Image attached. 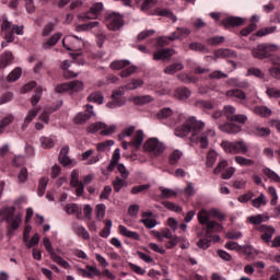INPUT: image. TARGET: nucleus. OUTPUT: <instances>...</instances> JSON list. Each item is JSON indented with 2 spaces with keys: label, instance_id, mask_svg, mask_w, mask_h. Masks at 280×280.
Masks as SVG:
<instances>
[{
  "label": "nucleus",
  "instance_id": "f257e3e1",
  "mask_svg": "<svg viewBox=\"0 0 280 280\" xmlns=\"http://www.w3.org/2000/svg\"><path fill=\"white\" fill-rule=\"evenodd\" d=\"M205 130V122L201 120H197L196 117H188L182 126H177L175 128L176 137H187L189 132H192L190 137V141L192 143H199L202 150H207L209 148V137H215V131L213 129H209L206 132L201 133Z\"/></svg>",
  "mask_w": 280,
  "mask_h": 280
},
{
  "label": "nucleus",
  "instance_id": "f03ea898",
  "mask_svg": "<svg viewBox=\"0 0 280 280\" xmlns=\"http://www.w3.org/2000/svg\"><path fill=\"white\" fill-rule=\"evenodd\" d=\"M14 213H16L15 207H7L0 210L1 222H7L8 224H11L10 229L8 230V235L10 237L14 235V231H19L21 222H23L21 214H16L14 217Z\"/></svg>",
  "mask_w": 280,
  "mask_h": 280
},
{
  "label": "nucleus",
  "instance_id": "7ed1b4c3",
  "mask_svg": "<svg viewBox=\"0 0 280 280\" xmlns=\"http://www.w3.org/2000/svg\"><path fill=\"white\" fill-rule=\"evenodd\" d=\"M156 117L162 121H166L167 126L171 127L180 124V121L185 119V116L183 114L174 113L170 107L162 108L158 113Z\"/></svg>",
  "mask_w": 280,
  "mask_h": 280
},
{
  "label": "nucleus",
  "instance_id": "20e7f679",
  "mask_svg": "<svg viewBox=\"0 0 280 280\" xmlns=\"http://www.w3.org/2000/svg\"><path fill=\"white\" fill-rule=\"evenodd\" d=\"M221 147L223 148L224 152L228 154H247L248 153V147L246 145V142L244 140L238 141H223L221 143Z\"/></svg>",
  "mask_w": 280,
  "mask_h": 280
},
{
  "label": "nucleus",
  "instance_id": "39448f33",
  "mask_svg": "<svg viewBox=\"0 0 280 280\" xmlns=\"http://www.w3.org/2000/svg\"><path fill=\"white\" fill-rule=\"evenodd\" d=\"M145 152L150 153L152 159H156V156H161V153L164 152L165 147L163 143L159 141V138H150L143 144Z\"/></svg>",
  "mask_w": 280,
  "mask_h": 280
},
{
  "label": "nucleus",
  "instance_id": "423d86ee",
  "mask_svg": "<svg viewBox=\"0 0 280 280\" xmlns=\"http://www.w3.org/2000/svg\"><path fill=\"white\" fill-rule=\"evenodd\" d=\"M276 49L277 46L272 44H259L252 50V56H254V58H258V60H264V58H270V56L275 54Z\"/></svg>",
  "mask_w": 280,
  "mask_h": 280
},
{
  "label": "nucleus",
  "instance_id": "0eeeda50",
  "mask_svg": "<svg viewBox=\"0 0 280 280\" xmlns=\"http://www.w3.org/2000/svg\"><path fill=\"white\" fill-rule=\"evenodd\" d=\"M105 23L108 30L117 32V30H121V27H124V16L116 12L107 13L105 15Z\"/></svg>",
  "mask_w": 280,
  "mask_h": 280
},
{
  "label": "nucleus",
  "instance_id": "6e6552de",
  "mask_svg": "<svg viewBox=\"0 0 280 280\" xmlns=\"http://www.w3.org/2000/svg\"><path fill=\"white\" fill-rule=\"evenodd\" d=\"M197 218H198L199 224H207V222H209V220H211V218H217L218 220H220L222 222V220H224V214H222V212H220L215 208H212L210 210L201 209L198 212Z\"/></svg>",
  "mask_w": 280,
  "mask_h": 280
},
{
  "label": "nucleus",
  "instance_id": "1a4fd4ad",
  "mask_svg": "<svg viewBox=\"0 0 280 280\" xmlns=\"http://www.w3.org/2000/svg\"><path fill=\"white\" fill-rule=\"evenodd\" d=\"M84 84L81 81H71L68 83H61L58 84L55 88L56 93H80V91H83Z\"/></svg>",
  "mask_w": 280,
  "mask_h": 280
},
{
  "label": "nucleus",
  "instance_id": "9d476101",
  "mask_svg": "<svg viewBox=\"0 0 280 280\" xmlns=\"http://www.w3.org/2000/svg\"><path fill=\"white\" fill-rule=\"evenodd\" d=\"M102 12H104V4L102 2H96L90 8L88 12L81 14V19L83 21H86V19H97Z\"/></svg>",
  "mask_w": 280,
  "mask_h": 280
},
{
  "label": "nucleus",
  "instance_id": "9b49d317",
  "mask_svg": "<svg viewBox=\"0 0 280 280\" xmlns=\"http://www.w3.org/2000/svg\"><path fill=\"white\" fill-rule=\"evenodd\" d=\"M78 275L84 279H95V277H102V271L97 267L86 265L85 269L78 268Z\"/></svg>",
  "mask_w": 280,
  "mask_h": 280
},
{
  "label": "nucleus",
  "instance_id": "f8f14e48",
  "mask_svg": "<svg viewBox=\"0 0 280 280\" xmlns=\"http://www.w3.org/2000/svg\"><path fill=\"white\" fill-rule=\"evenodd\" d=\"M92 117H95V112H93V105L88 104L86 109L74 117V124H86Z\"/></svg>",
  "mask_w": 280,
  "mask_h": 280
},
{
  "label": "nucleus",
  "instance_id": "ddd939ff",
  "mask_svg": "<svg viewBox=\"0 0 280 280\" xmlns=\"http://www.w3.org/2000/svg\"><path fill=\"white\" fill-rule=\"evenodd\" d=\"M124 90H114L112 94L113 102L107 103L108 108H119L120 106H124L126 104V101H124Z\"/></svg>",
  "mask_w": 280,
  "mask_h": 280
},
{
  "label": "nucleus",
  "instance_id": "4468645a",
  "mask_svg": "<svg viewBox=\"0 0 280 280\" xmlns=\"http://www.w3.org/2000/svg\"><path fill=\"white\" fill-rule=\"evenodd\" d=\"M256 231H259V233H262L260 238L266 244H270V240H272V235H275V228L269 225H260V226H254Z\"/></svg>",
  "mask_w": 280,
  "mask_h": 280
},
{
  "label": "nucleus",
  "instance_id": "2eb2a0df",
  "mask_svg": "<svg viewBox=\"0 0 280 280\" xmlns=\"http://www.w3.org/2000/svg\"><path fill=\"white\" fill-rule=\"evenodd\" d=\"M219 129L222 132H228V135H237V132L242 131V127L235 125V122H225L219 126Z\"/></svg>",
  "mask_w": 280,
  "mask_h": 280
},
{
  "label": "nucleus",
  "instance_id": "dca6fc26",
  "mask_svg": "<svg viewBox=\"0 0 280 280\" xmlns=\"http://www.w3.org/2000/svg\"><path fill=\"white\" fill-rule=\"evenodd\" d=\"M173 54H175L174 49L163 48L154 52L153 60H167V58H172Z\"/></svg>",
  "mask_w": 280,
  "mask_h": 280
},
{
  "label": "nucleus",
  "instance_id": "f3484780",
  "mask_svg": "<svg viewBox=\"0 0 280 280\" xmlns=\"http://www.w3.org/2000/svg\"><path fill=\"white\" fill-rule=\"evenodd\" d=\"M153 14H156V16H165V19H170L173 23L178 21V18L170 9L156 8L154 9Z\"/></svg>",
  "mask_w": 280,
  "mask_h": 280
},
{
  "label": "nucleus",
  "instance_id": "a211bd4d",
  "mask_svg": "<svg viewBox=\"0 0 280 280\" xmlns=\"http://www.w3.org/2000/svg\"><path fill=\"white\" fill-rule=\"evenodd\" d=\"M59 163L63 165V167H67V165H71L73 161L69 156V147H62L59 153Z\"/></svg>",
  "mask_w": 280,
  "mask_h": 280
},
{
  "label": "nucleus",
  "instance_id": "6ab92c4d",
  "mask_svg": "<svg viewBox=\"0 0 280 280\" xmlns=\"http://www.w3.org/2000/svg\"><path fill=\"white\" fill-rule=\"evenodd\" d=\"M222 25L224 27H240V25H244V19L230 16L222 21Z\"/></svg>",
  "mask_w": 280,
  "mask_h": 280
},
{
  "label": "nucleus",
  "instance_id": "aec40b11",
  "mask_svg": "<svg viewBox=\"0 0 280 280\" xmlns=\"http://www.w3.org/2000/svg\"><path fill=\"white\" fill-rule=\"evenodd\" d=\"M119 233L124 235V237H128L129 240H135L139 242L141 240V235L139 233L128 230L125 225H119Z\"/></svg>",
  "mask_w": 280,
  "mask_h": 280
},
{
  "label": "nucleus",
  "instance_id": "412c9836",
  "mask_svg": "<svg viewBox=\"0 0 280 280\" xmlns=\"http://www.w3.org/2000/svg\"><path fill=\"white\" fill-rule=\"evenodd\" d=\"M228 97H233L234 100H237V102L244 103L246 102V93L240 89L229 90L226 92Z\"/></svg>",
  "mask_w": 280,
  "mask_h": 280
},
{
  "label": "nucleus",
  "instance_id": "4be33fe9",
  "mask_svg": "<svg viewBox=\"0 0 280 280\" xmlns=\"http://www.w3.org/2000/svg\"><path fill=\"white\" fill-rule=\"evenodd\" d=\"M202 225L207 226V231H206V236L207 237H211V233H213V231H222V224L215 222V221H211L210 219H208V222L206 223H201Z\"/></svg>",
  "mask_w": 280,
  "mask_h": 280
},
{
  "label": "nucleus",
  "instance_id": "5701e85b",
  "mask_svg": "<svg viewBox=\"0 0 280 280\" xmlns=\"http://www.w3.org/2000/svg\"><path fill=\"white\" fill-rule=\"evenodd\" d=\"M12 60H14V56L11 51H4L0 59V69H5L12 65Z\"/></svg>",
  "mask_w": 280,
  "mask_h": 280
},
{
  "label": "nucleus",
  "instance_id": "b1692460",
  "mask_svg": "<svg viewBox=\"0 0 280 280\" xmlns=\"http://www.w3.org/2000/svg\"><path fill=\"white\" fill-rule=\"evenodd\" d=\"M60 38H62L61 33L54 34L47 42L42 45L43 49H51V47H55V45L58 44V40H60Z\"/></svg>",
  "mask_w": 280,
  "mask_h": 280
},
{
  "label": "nucleus",
  "instance_id": "393cba45",
  "mask_svg": "<svg viewBox=\"0 0 280 280\" xmlns=\"http://www.w3.org/2000/svg\"><path fill=\"white\" fill-rule=\"evenodd\" d=\"M235 50L229 48H221L214 51L215 58H235Z\"/></svg>",
  "mask_w": 280,
  "mask_h": 280
},
{
  "label": "nucleus",
  "instance_id": "a878e982",
  "mask_svg": "<svg viewBox=\"0 0 280 280\" xmlns=\"http://www.w3.org/2000/svg\"><path fill=\"white\" fill-rule=\"evenodd\" d=\"M36 115H38V108H33V109H30L25 119H24V122L22 125V130H25L27 128V126H30V124H32V121H34V118L36 117Z\"/></svg>",
  "mask_w": 280,
  "mask_h": 280
},
{
  "label": "nucleus",
  "instance_id": "bb28decb",
  "mask_svg": "<svg viewBox=\"0 0 280 280\" xmlns=\"http://www.w3.org/2000/svg\"><path fill=\"white\" fill-rule=\"evenodd\" d=\"M143 143V130L136 131L133 138L130 141L132 148H141Z\"/></svg>",
  "mask_w": 280,
  "mask_h": 280
},
{
  "label": "nucleus",
  "instance_id": "cd10ccee",
  "mask_svg": "<svg viewBox=\"0 0 280 280\" xmlns=\"http://www.w3.org/2000/svg\"><path fill=\"white\" fill-rule=\"evenodd\" d=\"M184 66L180 62H175L172 63L171 66H167L164 69V73H166L167 75H174V73L178 72V71H183Z\"/></svg>",
  "mask_w": 280,
  "mask_h": 280
},
{
  "label": "nucleus",
  "instance_id": "c85d7f7f",
  "mask_svg": "<svg viewBox=\"0 0 280 280\" xmlns=\"http://www.w3.org/2000/svg\"><path fill=\"white\" fill-rule=\"evenodd\" d=\"M73 232L79 237H82V240H91V234H89V231L86 230V228H84L82 225H75L73 228Z\"/></svg>",
  "mask_w": 280,
  "mask_h": 280
},
{
  "label": "nucleus",
  "instance_id": "c756f323",
  "mask_svg": "<svg viewBox=\"0 0 280 280\" xmlns=\"http://www.w3.org/2000/svg\"><path fill=\"white\" fill-rule=\"evenodd\" d=\"M183 158V151L176 149L168 155V165H176Z\"/></svg>",
  "mask_w": 280,
  "mask_h": 280
},
{
  "label": "nucleus",
  "instance_id": "7c9ffc66",
  "mask_svg": "<svg viewBox=\"0 0 280 280\" xmlns=\"http://www.w3.org/2000/svg\"><path fill=\"white\" fill-rule=\"evenodd\" d=\"M231 86H236L237 89H248L250 84L246 80H240L237 78H232L229 80Z\"/></svg>",
  "mask_w": 280,
  "mask_h": 280
},
{
  "label": "nucleus",
  "instance_id": "2f4dec72",
  "mask_svg": "<svg viewBox=\"0 0 280 280\" xmlns=\"http://www.w3.org/2000/svg\"><path fill=\"white\" fill-rule=\"evenodd\" d=\"M231 86H236L237 89H248L250 84L246 80H240L237 78H232L229 80Z\"/></svg>",
  "mask_w": 280,
  "mask_h": 280
},
{
  "label": "nucleus",
  "instance_id": "473e14b6",
  "mask_svg": "<svg viewBox=\"0 0 280 280\" xmlns=\"http://www.w3.org/2000/svg\"><path fill=\"white\" fill-rule=\"evenodd\" d=\"M47 185H49V178L42 177L39 179L38 188H37V195L39 198H43L45 196V191L47 190Z\"/></svg>",
  "mask_w": 280,
  "mask_h": 280
},
{
  "label": "nucleus",
  "instance_id": "72a5a7b5",
  "mask_svg": "<svg viewBox=\"0 0 280 280\" xmlns=\"http://www.w3.org/2000/svg\"><path fill=\"white\" fill-rule=\"evenodd\" d=\"M189 34H191L189 28L178 27L175 32H173V38H175V40H178V38H187Z\"/></svg>",
  "mask_w": 280,
  "mask_h": 280
},
{
  "label": "nucleus",
  "instance_id": "f704fd0d",
  "mask_svg": "<svg viewBox=\"0 0 280 280\" xmlns=\"http://www.w3.org/2000/svg\"><path fill=\"white\" fill-rule=\"evenodd\" d=\"M88 102H93V104H104V94L102 92H93L88 96Z\"/></svg>",
  "mask_w": 280,
  "mask_h": 280
},
{
  "label": "nucleus",
  "instance_id": "c9c22d12",
  "mask_svg": "<svg viewBox=\"0 0 280 280\" xmlns=\"http://www.w3.org/2000/svg\"><path fill=\"white\" fill-rule=\"evenodd\" d=\"M21 75H23V69L18 67L8 74L7 82H16Z\"/></svg>",
  "mask_w": 280,
  "mask_h": 280
},
{
  "label": "nucleus",
  "instance_id": "e433bc0d",
  "mask_svg": "<svg viewBox=\"0 0 280 280\" xmlns=\"http://www.w3.org/2000/svg\"><path fill=\"white\" fill-rule=\"evenodd\" d=\"M191 95V91L187 88H178L175 91V97L178 100H189V96Z\"/></svg>",
  "mask_w": 280,
  "mask_h": 280
},
{
  "label": "nucleus",
  "instance_id": "4c0bfd02",
  "mask_svg": "<svg viewBox=\"0 0 280 280\" xmlns=\"http://www.w3.org/2000/svg\"><path fill=\"white\" fill-rule=\"evenodd\" d=\"M235 163H237L238 165L243 166V167H252V165H255V161L250 160V159H246L244 156H240L236 155L234 158Z\"/></svg>",
  "mask_w": 280,
  "mask_h": 280
},
{
  "label": "nucleus",
  "instance_id": "58836bf2",
  "mask_svg": "<svg viewBox=\"0 0 280 280\" xmlns=\"http://www.w3.org/2000/svg\"><path fill=\"white\" fill-rule=\"evenodd\" d=\"M215 161H218V152L210 150L206 158L207 167H212L215 164Z\"/></svg>",
  "mask_w": 280,
  "mask_h": 280
},
{
  "label": "nucleus",
  "instance_id": "ea45409f",
  "mask_svg": "<svg viewBox=\"0 0 280 280\" xmlns=\"http://www.w3.org/2000/svg\"><path fill=\"white\" fill-rule=\"evenodd\" d=\"M143 86V80L141 79H132L131 82L125 85L127 91H135L136 89H141Z\"/></svg>",
  "mask_w": 280,
  "mask_h": 280
},
{
  "label": "nucleus",
  "instance_id": "a19ab883",
  "mask_svg": "<svg viewBox=\"0 0 280 280\" xmlns=\"http://www.w3.org/2000/svg\"><path fill=\"white\" fill-rule=\"evenodd\" d=\"M252 205L255 207V209H259V207L268 205V199H266L264 194H260L256 199L252 200Z\"/></svg>",
  "mask_w": 280,
  "mask_h": 280
},
{
  "label": "nucleus",
  "instance_id": "79ce46f5",
  "mask_svg": "<svg viewBox=\"0 0 280 280\" xmlns=\"http://www.w3.org/2000/svg\"><path fill=\"white\" fill-rule=\"evenodd\" d=\"M254 113L261 117H270V115H272V110L266 106H256L254 108Z\"/></svg>",
  "mask_w": 280,
  "mask_h": 280
},
{
  "label": "nucleus",
  "instance_id": "37998d69",
  "mask_svg": "<svg viewBox=\"0 0 280 280\" xmlns=\"http://www.w3.org/2000/svg\"><path fill=\"white\" fill-rule=\"evenodd\" d=\"M130 61L128 60H116L110 63V69H114L115 71H119L120 69H125V67H129Z\"/></svg>",
  "mask_w": 280,
  "mask_h": 280
},
{
  "label": "nucleus",
  "instance_id": "c03bdc74",
  "mask_svg": "<svg viewBox=\"0 0 280 280\" xmlns=\"http://www.w3.org/2000/svg\"><path fill=\"white\" fill-rule=\"evenodd\" d=\"M189 49H191V51H200V54H209V48L200 43H191Z\"/></svg>",
  "mask_w": 280,
  "mask_h": 280
},
{
  "label": "nucleus",
  "instance_id": "a18cd8bd",
  "mask_svg": "<svg viewBox=\"0 0 280 280\" xmlns=\"http://www.w3.org/2000/svg\"><path fill=\"white\" fill-rule=\"evenodd\" d=\"M126 185H128V183H126L121 177L117 176L113 182L114 191L119 194V191H121V187H126Z\"/></svg>",
  "mask_w": 280,
  "mask_h": 280
},
{
  "label": "nucleus",
  "instance_id": "49530a36",
  "mask_svg": "<svg viewBox=\"0 0 280 280\" xmlns=\"http://www.w3.org/2000/svg\"><path fill=\"white\" fill-rule=\"evenodd\" d=\"M42 97H43V86H37L35 90V94L32 96V100H31L32 106H36L40 102Z\"/></svg>",
  "mask_w": 280,
  "mask_h": 280
},
{
  "label": "nucleus",
  "instance_id": "de8ad7c7",
  "mask_svg": "<svg viewBox=\"0 0 280 280\" xmlns=\"http://www.w3.org/2000/svg\"><path fill=\"white\" fill-rule=\"evenodd\" d=\"M262 174H265V176H267L271 180H275V183H280V176L277 173H275V171L265 167L262 168Z\"/></svg>",
  "mask_w": 280,
  "mask_h": 280
},
{
  "label": "nucleus",
  "instance_id": "09e8293b",
  "mask_svg": "<svg viewBox=\"0 0 280 280\" xmlns=\"http://www.w3.org/2000/svg\"><path fill=\"white\" fill-rule=\"evenodd\" d=\"M247 222H249V224H254V226H261L264 222V215L262 214L250 215L247 218Z\"/></svg>",
  "mask_w": 280,
  "mask_h": 280
},
{
  "label": "nucleus",
  "instance_id": "8fccbe9b",
  "mask_svg": "<svg viewBox=\"0 0 280 280\" xmlns=\"http://www.w3.org/2000/svg\"><path fill=\"white\" fill-rule=\"evenodd\" d=\"M95 212L96 219L100 220V222H102V220H104V215H106V205L98 203L95 208Z\"/></svg>",
  "mask_w": 280,
  "mask_h": 280
},
{
  "label": "nucleus",
  "instance_id": "3c124183",
  "mask_svg": "<svg viewBox=\"0 0 280 280\" xmlns=\"http://www.w3.org/2000/svg\"><path fill=\"white\" fill-rule=\"evenodd\" d=\"M50 259H52V261H56V264H59V266H61L62 268H69V261L65 260V258H62L60 255L58 254H52V256H50Z\"/></svg>",
  "mask_w": 280,
  "mask_h": 280
},
{
  "label": "nucleus",
  "instance_id": "603ef678",
  "mask_svg": "<svg viewBox=\"0 0 280 280\" xmlns=\"http://www.w3.org/2000/svg\"><path fill=\"white\" fill-rule=\"evenodd\" d=\"M80 171L73 170L71 172V179H70V185L71 187H78L80 185Z\"/></svg>",
  "mask_w": 280,
  "mask_h": 280
},
{
  "label": "nucleus",
  "instance_id": "864d4df0",
  "mask_svg": "<svg viewBox=\"0 0 280 280\" xmlns=\"http://www.w3.org/2000/svg\"><path fill=\"white\" fill-rule=\"evenodd\" d=\"M40 145L45 150H51V148H54V145H55L54 139H51L49 137H42L40 138Z\"/></svg>",
  "mask_w": 280,
  "mask_h": 280
},
{
  "label": "nucleus",
  "instance_id": "5fc2aeb1",
  "mask_svg": "<svg viewBox=\"0 0 280 280\" xmlns=\"http://www.w3.org/2000/svg\"><path fill=\"white\" fill-rule=\"evenodd\" d=\"M14 121V116L8 115L0 121V135H3V129Z\"/></svg>",
  "mask_w": 280,
  "mask_h": 280
},
{
  "label": "nucleus",
  "instance_id": "6e6d98bb",
  "mask_svg": "<svg viewBox=\"0 0 280 280\" xmlns=\"http://www.w3.org/2000/svg\"><path fill=\"white\" fill-rule=\"evenodd\" d=\"M172 40H176L174 38V34L172 33L168 37H159L158 38V47H166Z\"/></svg>",
  "mask_w": 280,
  "mask_h": 280
},
{
  "label": "nucleus",
  "instance_id": "4d7b16f0",
  "mask_svg": "<svg viewBox=\"0 0 280 280\" xmlns=\"http://www.w3.org/2000/svg\"><path fill=\"white\" fill-rule=\"evenodd\" d=\"M211 236H207L203 238H200L197 243L198 248H202V250H207L211 246V240L209 238Z\"/></svg>",
  "mask_w": 280,
  "mask_h": 280
},
{
  "label": "nucleus",
  "instance_id": "13d9d810",
  "mask_svg": "<svg viewBox=\"0 0 280 280\" xmlns=\"http://www.w3.org/2000/svg\"><path fill=\"white\" fill-rule=\"evenodd\" d=\"M253 132L254 135H256V137H269L270 129L264 127H256L254 128Z\"/></svg>",
  "mask_w": 280,
  "mask_h": 280
},
{
  "label": "nucleus",
  "instance_id": "bf43d9fd",
  "mask_svg": "<svg viewBox=\"0 0 280 280\" xmlns=\"http://www.w3.org/2000/svg\"><path fill=\"white\" fill-rule=\"evenodd\" d=\"M112 226H113V221L106 220L105 228L101 231L100 236L105 238L108 237V235H110Z\"/></svg>",
  "mask_w": 280,
  "mask_h": 280
},
{
  "label": "nucleus",
  "instance_id": "052dcab7",
  "mask_svg": "<svg viewBox=\"0 0 280 280\" xmlns=\"http://www.w3.org/2000/svg\"><path fill=\"white\" fill-rule=\"evenodd\" d=\"M197 108H203V110H213V103L209 101H197Z\"/></svg>",
  "mask_w": 280,
  "mask_h": 280
},
{
  "label": "nucleus",
  "instance_id": "680f3d73",
  "mask_svg": "<svg viewBox=\"0 0 280 280\" xmlns=\"http://www.w3.org/2000/svg\"><path fill=\"white\" fill-rule=\"evenodd\" d=\"M177 78L180 82H184V84H191V82H196V77H191L187 73L178 74Z\"/></svg>",
  "mask_w": 280,
  "mask_h": 280
},
{
  "label": "nucleus",
  "instance_id": "e2e57ef3",
  "mask_svg": "<svg viewBox=\"0 0 280 280\" xmlns=\"http://www.w3.org/2000/svg\"><path fill=\"white\" fill-rule=\"evenodd\" d=\"M225 38L224 36H214L207 39L208 45H212L215 47V45H222L224 43Z\"/></svg>",
  "mask_w": 280,
  "mask_h": 280
},
{
  "label": "nucleus",
  "instance_id": "0e129e2a",
  "mask_svg": "<svg viewBox=\"0 0 280 280\" xmlns=\"http://www.w3.org/2000/svg\"><path fill=\"white\" fill-rule=\"evenodd\" d=\"M160 191L162 198H174L176 196V191L170 188L160 187Z\"/></svg>",
  "mask_w": 280,
  "mask_h": 280
},
{
  "label": "nucleus",
  "instance_id": "69168bd1",
  "mask_svg": "<svg viewBox=\"0 0 280 280\" xmlns=\"http://www.w3.org/2000/svg\"><path fill=\"white\" fill-rule=\"evenodd\" d=\"M224 115L228 121H231L233 117H235V107L228 105L224 107Z\"/></svg>",
  "mask_w": 280,
  "mask_h": 280
},
{
  "label": "nucleus",
  "instance_id": "338daca9",
  "mask_svg": "<svg viewBox=\"0 0 280 280\" xmlns=\"http://www.w3.org/2000/svg\"><path fill=\"white\" fill-rule=\"evenodd\" d=\"M137 71V66H130L120 72L121 78H130Z\"/></svg>",
  "mask_w": 280,
  "mask_h": 280
},
{
  "label": "nucleus",
  "instance_id": "774afa93",
  "mask_svg": "<svg viewBox=\"0 0 280 280\" xmlns=\"http://www.w3.org/2000/svg\"><path fill=\"white\" fill-rule=\"evenodd\" d=\"M269 73L271 78H276L277 80H280V65L271 67L269 69Z\"/></svg>",
  "mask_w": 280,
  "mask_h": 280
}]
</instances>
